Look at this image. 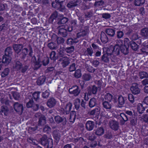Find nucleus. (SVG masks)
<instances>
[{"instance_id": "obj_1", "label": "nucleus", "mask_w": 148, "mask_h": 148, "mask_svg": "<svg viewBox=\"0 0 148 148\" xmlns=\"http://www.w3.org/2000/svg\"><path fill=\"white\" fill-rule=\"evenodd\" d=\"M120 48L117 45H115L113 47H110L107 49V52L111 55V60L113 61L116 58V56H118L120 53Z\"/></svg>"}, {"instance_id": "obj_2", "label": "nucleus", "mask_w": 148, "mask_h": 148, "mask_svg": "<svg viewBox=\"0 0 148 148\" xmlns=\"http://www.w3.org/2000/svg\"><path fill=\"white\" fill-rule=\"evenodd\" d=\"M25 98V101L26 102H27L26 105V107L27 108H32L35 110H37L39 106L38 105L34 103L32 96L29 95Z\"/></svg>"}, {"instance_id": "obj_3", "label": "nucleus", "mask_w": 148, "mask_h": 148, "mask_svg": "<svg viewBox=\"0 0 148 148\" xmlns=\"http://www.w3.org/2000/svg\"><path fill=\"white\" fill-rule=\"evenodd\" d=\"M41 143L42 145L47 148H52L53 141L51 138H48L45 135H44L41 138Z\"/></svg>"}, {"instance_id": "obj_4", "label": "nucleus", "mask_w": 148, "mask_h": 148, "mask_svg": "<svg viewBox=\"0 0 148 148\" xmlns=\"http://www.w3.org/2000/svg\"><path fill=\"white\" fill-rule=\"evenodd\" d=\"M69 93L75 96L79 95L81 92V89L79 87L76 85L73 86L69 89Z\"/></svg>"}, {"instance_id": "obj_5", "label": "nucleus", "mask_w": 148, "mask_h": 148, "mask_svg": "<svg viewBox=\"0 0 148 148\" xmlns=\"http://www.w3.org/2000/svg\"><path fill=\"white\" fill-rule=\"evenodd\" d=\"M72 106V104L70 102L66 103L64 108H62L60 110L61 114H67L70 112Z\"/></svg>"}, {"instance_id": "obj_6", "label": "nucleus", "mask_w": 148, "mask_h": 148, "mask_svg": "<svg viewBox=\"0 0 148 148\" xmlns=\"http://www.w3.org/2000/svg\"><path fill=\"white\" fill-rule=\"evenodd\" d=\"M59 62L61 66L63 68H64L68 66L69 64L70 60L67 57H64L60 59Z\"/></svg>"}, {"instance_id": "obj_7", "label": "nucleus", "mask_w": 148, "mask_h": 148, "mask_svg": "<svg viewBox=\"0 0 148 148\" xmlns=\"http://www.w3.org/2000/svg\"><path fill=\"white\" fill-rule=\"evenodd\" d=\"M71 25L67 26L68 31L71 32L73 29H75L78 27L77 21L75 20H72L71 21Z\"/></svg>"}, {"instance_id": "obj_8", "label": "nucleus", "mask_w": 148, "mask_h": 148, "mask_svg": "<svg viewBox=\"0 0 148 148\" xmlns=\"http://www.w3.org/2000/svg\"><path fill=\"white\" fill-rule=\"evenodd\" d=\"M82 2V0H74L70 1L67 4V7L69 8H72L79 5Z\"/></svg>"}, {"instance_id": "obj_9", "label": "nucleus", "mask_w": 148, "mask_h": 148, "mask_svg": "<svg viewBox=\"0 0 148 148\" xmlns=\"http://www.w3.org/2000/svg\"><path fill=\"white\" fill-rule=\"evenodd\" d=\"M130 90L132 93L134 95L139 94L140 91V89L138 88V85L136 83L132 84L130 88Z\"/></svg>"}, {"instance_id": "obj_10", "label": "nucleus", "mask_w": 148, "mask_h": 148, "mask_svg": "<svg viewBox=\"0 0 148 148\" xmlns=\"http://www.w3.org/2000/svg\"><path fill=\"white\" fill-rule=\"evenodd\" d=\"M57 101L53 98H51L47 102V106L50 108L54 107L56 104Z\"/></svg>"}, {"instance_id": "obj_11", "label": "nucleus", "mask_w": 148, "mask_h": 148, "mask_svg": "<svg viewBox=\"0 0 148 148\" xmlns=\"http://www.w3.org/2000/svg\"><path fill=\"white\" fill-rule=\"evenodd\" d=\"M14 110L17 112H22L23 110V105L18 102H15L13 105Z\"/></svg>"}, {"instance_id": "obj_12", "label": "nucleus", "mask_w": 148, "mask_h": 148, "mask_svg": "<svg viewBox=\"0 0 148 148\" xmlns=\"http://www.w3.org/2000/svg\"><path fill=\"white\" fill-rule=\"evenodd\" d=\"M12 47L14 51L18 54L21 52L23 47L21 44H14L12 45Z\"/></svg>"}, {"instance_id": "obj_13", "label": "nucleus", "mask_w": 148, "mask_h": 148, "mask_svg": "<svg viewBox=\"0 0 148 148\" xmlns=\"http://www.w3.org/2000/svg\"><path fill=\"white\" fill-rule=\"evenodd\" d=\"M55 120L57 123L59 124L62 122L63 125L66 124V120L65 118H62L59 116H56L55 117Z\"/></svg>"}, {"instance_id": "obj_14", "label": "nucleus", "mask_w": 148, "mask_h": 148, "mask_svg": "<svg viewBox=\"0 0 148 148\" xmlns=\"http://www.w3.org/2000/svg\"><path fill=\"white\" fill-rule=\"evenodd\" d=\"M95 126L94 122L91 121H88L86 123V128L88 131L92 130L94 128Z\"/></svg>"}, {"instance_id": "obj_15", "label": "nucleus", "mask_w": 148, "mask_h": 148, "mask_svg": "<svg viewBox=\"0 0 148 148\" xmlns=\"http://www.w3.org/2000/svg\"><path fill=\"white\" fill-rule=\"evenodd\" d=\"M110 126L112 129L116 130L119 128V123L116 121L112 120L110 122Z\"/></svg>"}, {"instance_id": "obj_16", "label": "nucleus", "mask_w": 148, "mask_h": 148, "mask_svg": "<svg viewBox=\"0 0 148 148\" xmlns=\"http://www.w3.org/2000/svg\"><path fill=\"white\" fill-rule=\"evenodd\" d=\"M46 123V119L44 115H41L39 119L38 125L39 126H42Z\"/></svg>"}, {"instance_id": "obj_17", "label": "nucleus", "mask_w": 148, "mask_h": 148, "mask_svg": "<svg viewBox=\"0 0 148 148\" xmlns=\"http://www.w3.org/2000/svg\"><path fill=\"white\" fill-rule=\"evenodd\" d=\"M106 53L103 55L101 57V60L103 62L108 63L109 62L110 58L111 59V55L110 54H108L106 51Z\"/></svg>"}, {"instance_id": "obj_18", "label": "nucleus", "mask_w": 148, "mask_h": 148, "mask_svg": "<svg viewBox=\"0 0 148 148\" xmlns=\"http://www.w3.org/2000/svg\"><path fill=\"white\" fill-rule=\"evenodd\" d=\"M29 49L26 47H25L22 49V52L21 56V58L22 59H24L26 57L27 55L28 52L29 51Z\"/></svg>"}, {"instance_id": "obj_19", "label": "nucleus", "mask_w": 148, "mask_h": 148, "mask_svg": "<svg viewBox=\"0 0 148 148\" xmlns=\"http://www.w3.org/2000/svg\"><path fill=\"white\" fill-rule=\"evenodd\" d=\"M103 107L106 110H110L112 108V103L106 101H103L102 104Z\"/></svg>"}, {"instance_id": "obj_20", "label": "nucleus", "mask_w": 148, "mask_h": 148, "mask_svg": "<svg viewBox=\"0 0 148 148\" xmlns=\"http://www.w3.org/2000/svg\"><path fill=\"white\" fill-rule=\"evenodd\" d=\"M68 31L67 27L66 29L61 28L59 29L58 34L64 37H66L67 35V31Z\"/></svg>"}, {"instance_id": "obj_21", "label": "nucleus", "mask_w": 148, "mask_h": 148, "mask_svg": "<svg viewBox=\"0 0 148 148\" xmlns=\"http://www.w3.org/2000/svg\"><path fill=\"white\" fill-rule=\"evenodd\" d=\"M115 30L112 28H107L105 30L106 33L110 37L113 36L115 35Z\"/></svg>"}, {"instance_id": "obj_22", "label": "nucleus", "mask_w": 148, "mask_h": 148, "mask_svg": "<svg viewBox=\"0 0 148 148\" xmlns=\"http://www.w3.org/2000/svg\"><path fill=\"white\" fill-rule=\"evenodd\" d=\"M22 66V64L19 61H17L14 65L13 68L15 71H18L21 69Z\"/></svg>"}, {"instance_id": "obj_23", "label": "nucleus", "mask_w": 148, "mask_h": 148, "mask_svg": "<svg viewBox=\"0 0 148 148\" xmlns=\"http://www.w3.org/2000/svg\"><path fill=\"white\" fill-rule=\"evenodd\" d=\"M97 87L95 85H93L92 88H90L88 89V93L90 95L92 94H95L97 93Z\"/></svg>"}, {"instance_id": "obj_24", "label": "nucleus", "mask_w": 148, "mask_h": 148, "mask_svg": "<svg viewBox=\"0 0 148 148\" xmlns=\"http://www.w3.org/2000/svg\"><path fill=\"white\" fill-rule=\"evenodd\" d=\"M100 108L99 107H97L94 109L92 110L89 113L90 115H98L99 114L100 111Z\"/></svg>"}, {"instance_id": "obj_25", "label": "nucleus", "mask_w": 148, "mask_h": 148, "mask_svg": "<svg viewBox=\"0 0 148 148\" xmlns=\"http://www.w3.org/2000/svg\"><path fill=\"white\" fill-rule=\"evenodd\" d=\"M101 40L104 43H107L108 41V38L105 33L102 32L101 34Z\"/></svg>"}, {"instance_id": "obj_26", "label": "nucleus", "mask_w": 148, "mask_h": 148, "mask_svg": "<svg viewBox=\"0 0 148 148\" xmlns=\"http://www.w3.org/2000/svg\"><path fill=\"white\" fill-rule=\"evenodd\" d=\"M9 109L8 108L4 106H3L1 107V110L0 111V114L2 115V113L4 115L6 116L8 114Z\"/></svg>"}, {"instance_id": "obj_27", "label": "nucleus", "mask_w": 148, "mask_h": 148, "mask_svg": "<svg viewBox=\"0 0 148 148\" xmlns=\"http://www.w3.org/2000/svg\"><path fill=\"white\" fill-rule=\"evenodd\" d=\"M97 101L95 98H92L91 99L89 102V105L90 107L92 108L97 105Z\"/></svg>"}, {"instance_id": "obj_28", "label": "nucleus", "mask_w": 148, "mask_h": 148, "mask_svg": "<svg viewBox=\"0 0 148 148\" xmlns=\"http://www.w3.org/2000/svg\"><path fill=\"white\" fill-rule=\"evenodd\" d=\"M126 98L125 97H123L121 95H119L118 99V104L121 106L123 105L125 103Z\"/></svg>"}, {"instance_id": "obj_29", "label": "nucleus", "mask_w": 148, "mask_h": 148, "mask_svg": "<svg viewBox=\"0 0 148 148\" xmlns=\"http://www.w3.org/2000/svg\"><path fill=\"white\" fill-rule=\"evenodd\" d=\"M33 53V50L31 46L29 47V55L31 57H32V61L33 63L36 61V57L35 56H32V54Z\"/></svg>"}, {"instance_id": "obj_30", "label": "nucleus", "mask_w": 148, "mask_h": 148, "mask_svg": "<svg viewBox=\"0 0 148 148\" xmlns=\"http://www.w3.org/2000/svg\"><path fill=\"white\" fill-rule=\"evenodd\" d=\"M11 58L9 56H3V62L6 64H8L11 61Z\"/></svg>"}, {"instance_id": "obj_31", "label": "nucleus", "mask_w": 148, "mask_h": 148, "mask_svg": "<svg viewBox=\"0 0 148 148\" xmlns=\"http://www.w3.org/2000/svg\"><path fill=\"white\" fill-rule=\"evenodd\" d=\"M104 130L102 127L98 128L95 130V134L98 136L102 135L104 134Z\"/></svg>"}, {"instance_id": "obj_32", "label": "nucleus", "mask_w": 148, "mask_h": 148, "mask_svg": "<svg viewBox=\"0 0 148 148\" xmlns=\"http://www.w3.org/2000/svg\"><path fill=\"white\" fill-rule=\"evenodd\" d=\"M45 80V77L44 76H40L37 79L36 82L38 85H40L43 84Z\"/></svg>"}, {"instance_id": "obj_33", "label": "nucleus", "mask_w": 148, "mask_h": 148, "mask_svg": "<svg viewBox=\"0 0 148 148\" xmlns=\"http://www.w3.org/2000/svg\"><path fill=\"white\" fill-rule=\"evenodd\" d=\"M87 33L85 30L83 29H81L80 32L77 34V38H79L83 37L86 36Z\"/></svg>"}, {"instance_id": "obj_34", "label": "nucleus", "mask_w": 148, "mask_h": 148, "mask_svg": "<svg viewBox=\"0 0 148 148\" xmlns=\"http://www.w3.org/2000/svg\"><path fill=\"white\" fill-rule=\"evenodd\" d=\"M81 101L79 98H76L73 101V104L75 108L78 110L79 108L80 105Z\"/></svg>"}, {"instance_id": "obj_35", "label": "nucleus", "mask_w": 148, "mask_h": 148, "mask_svg": "<svg viewBox=\"0 0 148 148\" xmlns=\"http://www.w3.org/2000/svg\"><path fill=\"white\" fill-rule=\"evenodd\" d=\"M55 1L59 6L58 8L60 10L63 11L65 9V7L62 5V3H63V1H60V0H55Z\"/></svg>"}, {"instance_id": "obj_36", "label": "nucleus", "mask_w": 148, "mask_h": 148, "mask_svg": "<svg viewBox=\"0 0 148 148\" xmlns=\"http://www.w3.org/2000/svg\"><path fill=\"white\" fill-rule=\"evenodd\" d=\"M141 35L145 37L148 38V28H145L141 31Z\"/></svg>"}, {"instance_id": "obj_37", "label": "nucleus", "mask_w": 148, "mask_h": 148, "mask_svg": "<svg viewBox=\"0 0 148 148\" xmlns=\"http://www.w3.org/2000/svg\"><path fill=\"white\" fill-rule=\"evenodd\" d=\"M93 53V51L92 48L91 47L87 48L86 51L85 52L84 54L85 55L92 56Z\"/></svg>"}, {"instance_id": "obj_38", "label": "nucleus", "mask_w": 148, "mask_h": 148, "mask_svg": "<svg viewBox=\"0 0 148 148\" xmlns=\"http://www.w3.org/2000/svg\"><path fill=\"white\" fill-rule=\"evenodd\" d=\"M12 49L11 47H8L5 50V56H10L12 54Z\"/></svg>"}, {"instance_id": "obj_39", "label": "nucleus", "mask_w": 148, "mask_h": 148, "mask_svg": "<svg viewBox=\"0 0 148 148\" xmlns=\"http://www.w3.org/2000/svg\"><path fill=\"white\" fill-rule=\"evenodd\" d=\"M137 110L139 112L142 113L145 110V108L143 106L142 104L140 103H138L137 107Z\"/></svg>"}, {"instance_id": "obj_40", "label": "nucleus", "mask_w": 148, "mask_h": 148, "mask_svg": "<svg viewBox=\"0 0 148 148\" xmlns=\"http://www.w3.org/2000/svg\"><path fill=\"white\" fill-rule=\"evenodd\" d=\"M26 40L23 38H21L17 40V42L19 43V44H21L23 47L26 46Z\"/></svg>"}, {"instance_id": "obj_41", "label": "nucleus", "mask_w": 148, "mask_h": 148, "mask_svg": "<svg viewBox=\"0 0 148 148\" xmlns=\"http://www.w3.org/2000/svg\"><path fill=\"white\" fill-rule=\"evenodd\" d=\"M113 95L109 93H107L105 95L104 98L106 101L111 102L112 99Z\"/></svg>"}, {"instance_id": "obj_42", "label": "nucleus", "mask_w": 148, "mask_h": 148, "mask_svg": "<svg viewBox=\"0 0 148 148\" xmlns=\"http://www.w3.org/2000/svg\"><path fill=\"white\" fill-rule=\"evenodd\" d=\"M128 48L129 47H127L126 46H122L120 48L121 51L124 54H127L128 53Z\"/></svg>"}, {"instance_id": "obj_43", "label": "nucleus", "mask_w": 148, "mask_h": 148, "mask_svg": "<svg viewBox=\"0 0 148 148\" xmlns=\"http://www.w3.org/2000/svg\"><path fill=\"white\" fill-rule=\"evenodd\" d=\"M27 141L32 143V144L37 145L38 144V142L36 139L32 137L28 138L27 140Z\"/></svg>"}, {"instance_id": "obj_44", "label": "nucleus", "mask_w": 148, "mask_h": 148, "mask_svg": "<svg viewBox=\"0 0 148 148\" xmlns=\"http://www.w3.org/2000/svg\"><path fill=\"white\" fill-rule=\"evenodd\" d=\"M130 46L132 49L136 51L138 49V45L133 41H131Z\"/></svg>"}, {"instance_id": "obj_45", "label": "nucleus", "mask_w": 148, "mask_h": 148, "mask_svg": "<svg viewBox=\"0 0 148 148\" xmlns=\"http://www.w3.org/2000/svg\"><path fill=\"white\" fill-rule=\"evenodd\" d=\"M85 67L87 70L89 72L93 73L95 71V69L92 66L89 65L87 64H85Z\"/></svg>"}, {"instance_id": "obj_46", "label": "nucleus", "mask_w": 148, "mask_h": 148, "mask_svg": "<svg viewBox=\"0 0 148 148\" xmlns=\"http://www.w3.org/2000/svg\"><path fill=\"white\" fill-rule=\"evenodd\" d=\"M117 116L119 117L120 116L124 121V122H126L128 120V117L125 114L123 113H121L119 115H118ZM124 122L123 124H124Z\"/></svg>"}, {"instance_id": "obj_47", "label": "nucleus", "mask_w": 148, "mask_h": 148, "mask_svg": "<svg viewBox=\"0 0 148 148\" xmlns=\"http://www.w3.org/2000/svg\"><path fill=\"white\" fill-rule=\"evenodd\" d=\"M53 137L56 140H59L60 136L59 133L56 130H55L53 132Z\"/></svg>"}, {"instance_id": "obj_48", "label": "nucleus", "mask_w": 148, "mask_h": 148, "mask_svg": "<svg viewBox=\"0 0 148 148\" xmlns=\"http://www.w3.org/2000/svg\"><path fill=\"white\" fill-rule=\"evenodd\" d=\"M92 77L91 75L89 74H85L82 77L83 79L86 81L90 80Z\"/></svg>"}, {"instance_id": "obj_49", "label": "nucleus", "mask_w": 148, "mask_h": 148, "mask_svg": "<svg viewBox=\"0 0 148 148\" xmlns=\"http://www.w3.org/2000/svg\"><path fill=\"white\" fill-rule=\"evenodd\" d=\"M58 12L56 11L54 12L52 14L51 16H50L49 19V20L50 21H51V22H53V20H54L57 18V17L58 16Z\"/></svg>"}, {"instance_id": "obj_50", "label": "nucleus", "mask_w": 148, "mask_h": 148, "mask_svg": "<svg viewBox=\"0 0 148 148\" xmlns=\"http://www.w3.org/2000/svg\"><path fill=\"white\" fill-rule=\"evenodd\" d=\"M140 78L142 79L144 78L148 77V74L145 72L142 71L140 72L139 73Z\"/></svg>"}, {"instance_id": "obj_51", "label": "nucleus", "mask_w": 148, "mask_h": 148, "mask_svg": "<svg viewBox=\"0 0 148 148\" xmlns=\"http://www.w3.org/2000/svg\"><path fill=\"white\" fill-rule=\"evenodd\" d=\"M50 57L51 60H55L57 59L56 52L54 51H52L50 54Z\"/></svg>"}, {"instance_id": "obj_52", "label": "nucleus", "mask_w": 148, "mask_h": 148, "mask_svg": "<svg viewBox=\"0 0 148 148\" xmlns=\"http://www.w3.org/2000/svg\"><path fill=\"white\" fill-rule=\"evenodd\" d=\"M144 3V0H135L134 4L136 6H139Z\"/></svg>"}, {"instance_id": "obj_53", "label": "nucleus", "mask_w": 148, "mask_h": 148, "mask_svg": "<svg viewBox=\"0 0 148 148\" xmlns=\"http://www.w3.org/2000/svg\"><path fill=\"white\" fill-rule=\"evenodd\" d=\"M9 72V69L8 68H6L2 72L1 74V76L2 77H5L7 76Z\"/></svg>"}, {"instance_id": "obj_54", "label": "nucleus", "mask_w": 148, "mask_h": 148, "mask_svg": "<svg viewBox=\"0 0 148 148\" xmlns=\"http://www.w3.org/2000/svg\"><path fill=\"white\" fill-rule=\"evenodd\" d=\"M148 43V41H147L143 43V45L145 46V47L143 48L142 49V51L148 53V44L147 45H146V44Z\"/></svg>"}, {"instance_id": "obj_55", "label": "nucleus", "mask_w": 148, "mask_h": 148, "mask_svg": "<svg viewBox=\"0 0 148 148\" xmlns=\"http://www.w3.org/2000/svg\"><path fill=\"white\" fill-rule=\"evenodd\" d=\"M40 92H35L32 94V96L35 101H37L39 98Z\"/></svg>"}, {"instance_id": "obj_56", "label": "nucleus", "mask_w": 148, "mask_h": 148, "mask_svg": "<svg viewBox=\"0 0 148 148\" xmlns=\"http://www.w3.org/2000/svg\"><path fill=\"white\" fill-rule=\"evenodd\" d=\"M48 46L50 49H56V44L53 42L49 43Z\"/></svg>"}, {"instance_id": "obj_57", "label": "nucleus", "mask_w": 148, "mask_h": 148, "mask_svg": "<svg viewBox=\"0 0 148 148\" xmlns=\"http://www.w3.org/2000/svg\"><path fill=\"white\" fill-rule=\"evenodd\" d=\"M68 19L67 18L63 17L60 20L58 23V25L61 24H64L68 21Z\"/></svg>"}, {"instance_id": "obj_58", "label": "nucleus", "mask_w": 148, "mask_h": 148, "mask_svg": "<svg viewBox=\"0 0 148 148\" xmlns=\"http://www.w3.org/2000/svg\"><path fill=\"white\" fill-rule=\"evenodd\" d=\"M74 49V46H72L67 47L65 49L66 52L68 53H71L73 52Z\"/></svg>"}, {"instance_id": "obj_59", "label": "nucleus", "mask_w": 148, "mask_h": 148, "mask_svg": "<svg viewBox=\"0 0 148 148\" xmlns=\"http://www.w3.org/2000/svg\"><path fill=\"white\" fill-rule=\"evenodd\" d=\"M74 76L77 78H79L81 76V73L80 70L77 69L76 70L74 73Z\"/></svg>"}, {"instance_id": "obj_60", "label": "nucleus", "mask_w": 148, "mask_h": 148, "mask_svg": "<svg viewBox=\"0 0 148 148\" xmlns=\"http://www.w3.org/2000/svg\"><path fill=\"white\" fill-rule=\"evenodd\" d=\"M104 1L103 0H100L95 2L94 4L95 6L97 7L102 6L104 4Z\"/></svg>"}, {"instance_id": "obj_61", "label": "nucleus", "mask_w": 148, "mask_h": 148, "mask_svg": "<svg viewBox=\"0 0 148 148\" xmlns=\"http://www.w3.org/2000/svg\"><path fill=\"white\" fill-rule=\"evenodd\" d=\"M58 55L60 57H62L64 55V50L63 48H60L57 51Z\"/></svg>"}, {"instance_id": "obj_62", "label": "nucleus", "mask_w": 148, "mask_h": 148, "mask_svg": "<svg viewBox=\"0 0 148 148\" xmlns=\"http://www.w3.org/2000/svg\"><path fill=\"white\" fill-rule=\"evenodd\" d=\"M72 113L74 114H72L71 113L70 117L69 118V121L70 122L73 123L75 121V112H72Z\"/></svg>"}, {"instance_id": "obj_63", "label": "nucleus", "mask_w": 148, "mask_h": 148, "mask_svg": "<svg viewBox=\"0 0 148 148\" xmlns=\"http://www.w3.org/2000/svg\"><path fill=\"white\" fill-rule=\"evenodd\" d=\"M116 44L115 45L119 46L120 48L123 45V41L121 40H117L116 41Z\"/></svg>"}, {"instance_id": "obj_64", "label": "nucleus", "mask_w": 148, "mask_h": 148, "mask_svg": "<svg viewBox=\"0 0 148 148\" xmlns=\"http://www.w3.org/2000/svg\"><path fill=\"white\" fill-rule=\"evenodd\" d=\"M51 128L48 126L46 125L43 128V131L44 132L47 133H49L51 131Z\"/></svg>"}]
</instances>
